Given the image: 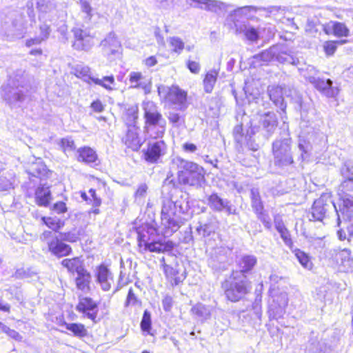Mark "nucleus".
Here are the masks:
<instances>
[{
    "label": "nucleus",
    "mask_w": 353,
    "mask_h": 353,
    "mask_svg": "<svg viewBox=\"0 0 353 353\" xmlns=\"http://www.w3.org/2000/svg\"><path fill=\"white\" fill-rule=\"evenodd\" d=\"M177 183L179 185L194 186L205 181V170L198 163L177 158L176 161Z\"/></svg>",
    "instance_id": "nucleus-1"
},
{
    "label": "nucleus",
    "mask_w": 353,
    "mask_h": 353,
    "mask_svg": "<svg viewBox=\"0 0 353 353\" xmlns=\"http://www.w3.org/2000/svg\"><path fill=\"white\" fill-rule=\"evenodd\" d=\"M144 130L153 132V139H162L166 131V121L157 110V105L152 101L143 103Z\"/></svg>",
    "instance_id": "nucleus-2"
},
{
    "label": "nucleus",
    "mask_w": 353,
    "mask_h": 353,
    "mask_svg": "<svg viewBox=\"0 0 353 353\" xmlns=\"http://www.w3.org/2000/svg\"><path fill=\"white\" fill-rule=\"evenodd\" d=\"M225 299L232 303H236L244 299L251 292V282L238 276L233 277L230 274L228 279L222 283Z\"/></svg>",
    "instance_id": "nucleus-3"
},
{
    "label": "nucleus",
    "mask_w": 353,
    "mask_h": 353,
    "mask_svg": "<svg viewBox=\"0 0 353 353\" xmlns=\"http://www.w3.org/2000/svg\"><path fill=\"white\" fill-rule=\"evenodd\" d=\"M157 91L162 102L177 107L180 110H185L190 104L188 91L177 84H172L170 86L159 85Z\"/></svg>",
    "instance_id": "nucleus-4"
},
{
    "label": "nucleus",
    "mask_w": 353,
    "mask_h": 353,
    "mask_svg": "<svg viewBox=\"0 0 353 353\" xmlns=\"http://www.w3.org/2000/svg\"><path fill=\"white\" fill-rule=\"evenodd\" d=\"M149 230L138 232V247L144 252H154L157 254L172 252L175 247L173 241L154 240L150 241Z\"/></svg>",
    "instance_id": "nucleus-5"
},
{
    "label": "nucleus",
    "mask_w": 353,
    "mask_h": 353,
    "mask_svg": "<svg viewBox=\"0 0 353 353\" xmlns=\"http://www.w3.org/2000/svg\"><path fill=\"white\" fill-rule=\"evenodd\" d=\"M167 149L164 140H149L141 150V159L148 164H157L166 154Z\"/></svg>",
    "instance_id": "nucleus-6"
},
{
    "label": "nucleus",
    "mask_w": 353,
    "mask_h": 353,
    "mask_svg": "<svg viewBox=\"0 0 353 353\" xmlns=\"http://www.w3.org/2000/svg\"><path fill=\"white\" fill-rule=\"evenodd\" d=\"M99 302L90 296H80L76 305V310L95 324L100 320L99 317Z\"/></svg>",
    "instance_id": "nucleus-7"
},
{
    "label": "nucleus",
    "mask_w": 353,
    "mask_h": 353,
    "mask_svg": "<svg viewBox=\"0 0 353 353\" xmlns=\"http://www.w3.org/2000/svg\"><path fill=\"white\" fill-rule=\"evenodd\" d=\"M161 221L165 232H176L179 228L175 205L167 203L163 205L161 212Z\"/></svg>",
    "instance_id": "nucleus-8"
},
{
    "label": "nucleus",
    "mask_w": 353,
    "mask_h": 353,
    "mask_svg": "<svg viewBox=\"0 0 353 353\" xmlns=\"http://www.w3.org/2000/svg\"><path fill=\"white\" fill-rule=\"evenodd\" d=\"M330 196L331 195L328 193H323L314 201L310 208L311 218H310V221L314 222L323 221L326 218L330 208L329 199Z\"/></svg>",
    "instance_id": "nucleus-9"
},
{
    "label": "nucleus",
    "mask_w": 353,
    "mask_h": 353,
    "mask_svg": "<svg viewBox=\"0 0 353 353\" xmlns=\"http://www.w3.org/2000/svg\"><path fill=\"white\" fill-rule=\"evenodd\" d=\"M73 41L72 47L77 51H88L94 45V36L80 28L72 29Z\"/></svg>",
    "instance_id": "nucleus-10"
},
{
    "label": "nucleus",
    "mask_w": 353,
    "mask_h": 353,
    "mask_svg": "<svg viewBox=\"0 0 353 353\" xmlns=\"http://www.w3.org/2000/svg\"><path fill=\"white\" fill-rule=\"evenodd\" d=\"M257 264V258L254 255L245 254L242 256L236 263L238 269L232 270L230 272L233 277L238 276L248 279V274H250Z\"/></svg>",
    "instance_id": "nucleus-11"
},
{
    "label": "nucleus",
    "mask_w": 353,
    "mask_h": 353,
    "mask_svg": "<svg viewBox=\"0 0 353 353\" xmlns=\"http://www.w3.org/2000/svg\"><path fill=\"white\" fill-rule=\"evenodd\" d=\"M332 261L339 271L348 272L353 265L350 250L344 248L334 250L332 255Z\"/></svg>",
    "instance_id": "nucleus-12"
},
{
    "label": "nucleus",
    "mask_w": 353,
    "mask_h": 353,
    "mask_svg": "<svg viewBox=\"0 0 353 353\" xmlns=\"http://www.w3.org/2000/svg\"><path fill=\"white\" fill-rule=\"evenodd\" d=\"M139 130V126L127 128L125 136L122 139V143L132 152H138L143 143Z\"/></svg>",
    "instance_id": "nucleus-13"
},
{
    "label": "nucleus",
    "mask_w": 353,
    "mask_h": 353,
    "mask_svg": "<svg viewBox=\"0 0 353 353\" xmlns=\"http://www.w3.org/2000/svg\"><path fill=\"white\" fill-rule=\"evenodd\" d=\"M94 276L96 282L100 285L103 290L109 291L111 289L114 278L107 264L104 263L99 264L96 267Z\"/></svg>",
    "instance_id": "nucleus-14"
},
{
    "label": "nucleus",
    "mask_w": 353,
    "mask_h": 353,
    "mask_svg": "<svg viewBox=\"0 0 353 353\" xmlns=\"http://www.w3.org/2000/svg\"><path fill=\"white\" fill-rule=\"evenodd\" d=\"M250 198L252 208L258 219L261 220L267 228H270L271 227V221L264 210V205L259 192L258 191L252 190Z\"/></svg>",
    "instance_id": "nucleus-15"
},
{
    "label": "nucleus",
    "mask_w": 353,
    "mask_h": 353,
    "mask_svg": "<svg viewBox=\"0 0 353 353\" xmlns=\"http://www.w3.org/2000/svg\"><path fill=\"white\" fill-rule=\"evenodd\" d=\"M323 30L327 35H333L337 38L347 37L350 30L345 23L330 21L323 26Z\"/></svg>",
    "instance_id": "nucleus-16"
},
{
    "label": "nucleus",
    "mask_w": 353,
    "mask_h": 353,
    "mask_svg": "<svg viewBox=\"0 0 353 353\" xmlns=\"http://www.w3.org/2000/svg\"><path fill=\"white\" fill-rule=\"evenodd\" d=\"M310 82L316 90L327 97L334 98L339 93V90L332 86V81L330 79L313 78Z\"/></svg>",
    "instance_id": "nucleus-17"
},
{
    "label": "nucleus",
    "mask_w": 353,
    "mask_h": 353,
    "mask_svg": "<svg viewBox=\"0 0 353 353\" xmlns=\"http://www.w3.org/2000/svg\"><path fill=\"white\" fill-rule=\"evenodd\" d=\"M77 159L79 162L90 165L91 166L98 165L100 163L96 151L89 146L79 148L77 151Z\"/></svg>",
    "instance_id": "nucleus-18"
},
{
    "label": "nucleus",
    "mask_w": 353,
    "mask_h": 353,
    "mask_svg": "<svg viewBox=\"0 0 353 353\" xmlns=\"http://www.w3.org/2000/svg\"><path fill=\"white\" fill-rule=\"evenodd\" d=\"M48 251L53 255L61 258L70 255L72 253V247L64 243L62 239L55 238L48 243Z\"/></svg>",
    "instance_id": "nucleus-19"
},
{
    "label": "nucleus",
    "mask_w": 353,
    "mask_h": 353,
    "mask_svg": "<svg viewBox=\"0 0 353 353\" xmlns=\"http://www.w3.org/2000/svg\"><path fill=\"white\" fill-rule=\"evenodd\" d=\"M338 211V224L340 225V216L345 221H350L353 217V197L342 196L339 199Z\"/></svg>",
    "instance_id": "nucleus-20"
},
{
    "label": "nucleus",
    "mask_w": 353,
    "mask_h": 353,
    "mask_svg": "<svg viewBox=\"0 0 353 353\" xmlns=\"http://www.w3.org/2000/svg\"><path fill=\"white\" fill-rule=\"evenodd\" d=\"M163 270L165 278L172 286L179 285L185 279V274L184 271L180 270L178 268V265L173 267L169 265H164Z\"/></svg>",
    "instance_id": "nucleus-21"
},
{
    "label": "nucleus",
    "mask_w": 353,
    "mask_h": 353,
    "mask_svg": "<svg viewBox=\"0 0 353 353\" xmlns=\"http://www.w3.org/2000/svg\"><path fill=\"white\" fill-rule=\"evenodd\" d=\"M26 172L30 177H34L40 180L46 179L51 174V171L42 161H34L30 163L27 168Z\"/></svg>",
    "instance_id": "nucleus-22"
},
{
    "label": "nucleus",
    "mask_w": 353,
    "mask_h": 353,
    "mask_svg": "<svg viewBox=\"0 0 353 353\" xmlns=\"http://www.w3.org/2000/svg\"><path fill=\"white\" fill-rule=\"evenodd\" d=\"M77 274V276L74 279L77 290L82 292H90L92 289L91 273L87 269H85Z\"/></svg>",
    "instance_id": "nucleus-23"
},
{
    "label": "nucleus",
    "mask_w": 353,
    "mask_h": 353,
    "mask_svg": "<svg viewBox=\"0 0 353 353\" xmlns=\"http://www.w3.org/2000/svg\"><path fill=\"white\" fill-rule=\"evenodd\" d=\"M52 199L50 186L39 185L34 191L35 203L39 206L47 207Z\"/></svg>",
    "instance_id": "nucleus-24"
},
{
    "label": "nucleus",
    "mask_w": 353,
    "mask_h": 353,
    "mask_svg": "<svg viewBox=\"0 0 353 353\" xmlns=\"http://www.w3.org/2000/svg\"><path fill=\"white\" fill-rule=\"evenodd\" d=\"M61 264L69 273L72 274H78L86 269L81 256L65 258L61 261Z\"/></svg>",
    "instance_id": "nucleus-25"
},
{
    "label": "nucleus",
    "mask_w": 353,
    "mask_h": 353,
    "mask_svg": "<svg viewBox=\"0 0 353 353\" xmlns=\"http://www.w3.org/2000/svg\"><path fill=\"white\" fill-rule=\"evenodd\" d=\"M0 311L4 313L10 314L11 312V305L8 303H3V301L0 299ZM0 331L12 339L19 340L21 339V336L19 332L4 325L1 321Z\"/></svg>",
    "instance_id": "nucleus-26"
},
{
    "label": "nucleus",
    "mask_w": 353,
    "mask_h": 353,
    "mask_svg": "<svg viewBox=\"0 0 353 353\" xmlns=\"http://www.w3.org/2000/svg\"><path fill=\"white\" fill-rule=\"evenodd\" d=\"M139 108L137 105L130 106L125 109L123 121L127 128L133 127H139Z\"/></svg>",
    "instance_id": "nucleus-27"
},
{
    "label": "nucleus",
    "mask_w": 353,
    "mask_h": 353,
    "mask_svg": "<svg viewBox=\"0 0 353 353\" xmlns=\"http://www.w3.org/2000/svg\"><path fill=\"white\" fill-rule=\"evenodd\" d=\"M60 325L64 326L68 331H70L73 336L82 339L88 336V331L85 325L81 323H67L62 321Z\"/></svg>",
    "instance_id": "nucleus-28"
},
{
    "label": "nucleus",
    "mask_w": 353,
    "mask_h": 353,
    "mask_svg": "<svg viewBox=\"0 0 353 353\" xmlns=\"http://www.w3.org/2000/svg\"><path fill=\"white\" fill-rule=\"evenodd\" d=\"M143 79V76L141 72H132L129 75V82L131 83V88H142L145 93L150 92L152 83L150 81L147 84L141 83Z\"/></svg>",
    "instance_id": "nucleus-29"
},
{
    "label": "nucleus",
    "mask_w": 353,
    "mask_h": 353,
    "mask_svg": "<svg viewBox=\"0 0 353 353\" xmlns=\"http://www.w3.org/2000/svg\"><path fill=\"white\" fill-rule=\"evenodd\" d=\"M62 241L71 243H77L81 239L83 232L81 228L76 225L60 233Z\"/></svg>",
    "instance_id": "nucleus-30"
},
{
    "label": "nucleus",
    "mask_w": 353,
    "mask_h": 353,
    "mask_svg": "<svg viewBox=\"0 0 353 353\" xmlns=\"http://www.w3.org/2000/svg\"><path fill=\"white\" fill-rule=\"evenodd\" d=\"M41 220L46 227L54 232H59L65 225V221L57 216H43Z\"/></svg>",
    "instance_id": "nucleus-31"
},
{
    "label": "nucleus",
    "mask_w": 353,
    "mask_h": 353,
    "mask_svg": "<svg viewBox=\"0 0 353 353\" xmlns=\"http://www.w3.org/2000/svg\"><path fill=\"white\" fill-rule=\"evenodd\" d=\"M209 206L216 212H221L223 210H230L228 203L222 199L216 193H212L208 197Z\"/></svg>",
    "instance_id": "nucleus-32"
},
{
    "label": "nucleus",
    "mask_w": 353,
    "mask_h": 353,
    "mask_svg": "<svg viewBox=\"0 0 353 353\" xmlns=\"http://www.w3.org/2000/svg\"><path fill=\"white\" fill-rule=\"evenodd\" d=\"M218 75L219 72L216 70L208 71L205 74L203 80V85L204 91L206 93H211L213 91L214 85L217 81Z\"/></svg>",
    "instance_id": "nucleus-33"
},
{
    "label": "nucleus",
    "mask_w": 353,
    "mask_h": 353,
    "mask_svg": "<svg viewBox=\"0 0 353 353\" xmlns=\"http://www.w3.org/2000/svg\"><path fill=\"white\" fill-rule=\"evenodd\" d=\"M268 95L271 101L276 105H283L284 102V90L280 85H272L268 89Z\"/></svg>",
    "instance_id": "nucleus-34"
},
{
    "label": "nucleus",
    "mask_w": 353,
    "mask_h": 353,
    "mask_svg": "<svg viewBox=\"0 0 353 353\" xmlns=\"http://www.w3.org/2000/svg\"><path fill=\"white\" fill-rule=\"evenodd\" d=\"M346 43V40H327L323 43V49L327 57H332L336 52L339 45Z\"/></svg>",
    "instance_id": "nucleus-35"
},
{
    "label": "nucleus",
    "mask_w": 353,
    "mask_h": 353,
    "mask_svg": "<svg viewBox=\"0 0 353 353\" xmlns=\"http://www.w3.org/2000/svg\"><path fill=\"white\" fill-rule=\"evenodd\" d=\"M90 81L96 85L103 87L106 90L110 92L114 90L113 85L115 83L113 75L105 76L102 79L90 78Z\"/></svg>",
    "instance_id": "nucleus-36"
},
{
    "label": "nucleus",
    "mask_w": 353,
    "mask_h": 353,
    "mask_svg": "<svg viewBox=\"0 0 353 353\" xmlns=\"http://www.w3.org/2000/svg\"><path fill=\"white\" fill-rule=\"evenodd\" d=\"M275 228L280 234L281 237L285 245L290 248H292L294 245L293 241L292 239L290 232L285 225L283 223H279L275 225Z\"/></svg>",
    "instance_id": "nucleus-37"
},
{
    "label": "nucleus",
    "mask_w": 353,
    "mask_h": 353,
    "mask_svg": "<svg viewBox=\"0 0 353 353\" xmlns=\"http://www.w3.org/2000/svg\"><path fill=\"white\" fill-rule=\"evenodd\" d=\"M295 256L297 260L300 263V264L304 268L307 269H312L313 267L312 262L311 261L310 256L305 252L302 251L300 249H295L293 251Z\"/></svg>",
    "instance_id": "nucleus-38"
},
{
    "label": "nucleus",
    "mask_w": 353,
    "mask_h": 353,
    "mask_svg": "<svg viewBox=\"0 0 353 353\" xmlns=\"http://www.w3.org/2000/svg\"><path fill=\"white\" fill-rule=\"evenodd\" d=\"M89 193L92 196V199H90L87 195L86 192L83 191L80 192V196L84 201L92 205V207H100L102 203V201L101 199L97 196L96 190L94 188H90L89 190Z\"/></svg>",
    "instance_id": "nucleus-39"
},
{
    "label": "nucleus",
    "mask_w": 353,
    "mask_h": 353,
    "mask_svg": "<svg viewBox=\"0 0 353 353\" xmlns=\"http://www.w3.org/2000/svg\"><path fill=\"white\" fill-rule=\"evenodd\" d=\"M101 45L103 46L104 51L108 55L114 54L117 52L119 46L118 42L113 39H104Z\"/></svg>",
    "instance_id": "nucleus-40"
},
{
    "label": "nucleus",
    "mask_w": 353,
    "mask_h": 353,
    "mask_svg": "<svg viewBox=\"0 0 353 353\" xmlns=\"http://www.w3.org/2000/svg\"><path fill=\"white\" fill-rule=\"evenodd\" d=\"M169 45L172 48V52L176 54H181L185 48L183 41L177 37H170L168 40Z\"/></svg>",
    "instance_id": "nucleus-41"
},
{
    "label": "nucleus",
    "mask_w": 353,
    "mask_h": 353,
    "mask_svg": "<svg viewBox=\"0 0 353 353\" xmlns=\"http://www.w3.org/2000/svg\"><path fill=\"white\" fill-rule=\"evenodd\" d=\"M140 327L142 332L152 334L150 332L152 329L151 314L147 310H145L143 314Z\"/></svg>",
    "instance_id": "nucleus-42"
},
{
    "label": "nucleus",
    "mask_w": 353,
    "mask_h": 353,
    "mask_svg": "<svg viewBox=\"0 0 353 353\" xmlns=\"http://www.w3.org/2000/svg\"><path fill=\"white\" fill-rule=\"evenodd\" d=\"M8 174H0V191H8L14 188L11 179L9 177Z\"/></svg>",
    "instance_id": "nucleus-43"
},
{
    "label": "nucleus",
    "mask_w": 353,
    "mask_h": 353,
    "mask_svg": "<svg viewBox=\"0 0 353 353\" xmlns=\"http://www.w3.org/2000/svg\"><path fill=\"white\" fill-rule=\"evenodd\" d=\"M243 34L247 40L251 42H256L259 39V32L254 27L245 28Z\"/></svg>",
    "instance_id": "nucleus-44"
},
{
    "label": "nucleus",
    "mask_w": 353,
    "mask_h": 353,
    "mask_svg": "<svg viewBox=\"0 0 353 353\" xmlns=\"http://www.w3.org/2000/svg\"><path fill=\"white\" fill-rule=\"evenodd\" d=\"M137 303H141L134 290L130 288L128 290L127 297L125 301V307H128L131 305H134Z\"/></svg>",
    "instance_id": "nucleus-45"
},
{
    "label": "nucleus",
    "mask_w": 353,
    "mask_h": 353,
    "mask_svg": "<svg viewBox=\"0 0 353 353\" xmlns=\"http://www.w3.org/2000/svg\"><path fill=\"white\" fill-rule=\"evenodd\" d=\"M59 145L63 152L72 150L75 148L74 141L70 138L61 139Z\"/></svg>",
    "instance_id": "nucleus-46"
},
{
    "label": "nucleus",
    "mask_w": 353,
    "mask_h": 353,
    "mask_svg": "<svg viewBox=\"0 0 353 353\" xmlns=\"http://www.w3.org/2000/svg\"><path fill=\"white\" fill-rule=\"evenodd\" d=\"M74 75L79 79H83L85 80L86 78L90 80L92 78L90 76V68L88 67H81L77 68L74 70ZM88 83H90L89 81L85 80Z\"/></svg>",
    "instance_id": "nucleus-47"
},
{
    "label": "nucleus",
    "mask_w": 353,
    "mask_h": 353,
    "mask_svg": "<svg viewBox=\"0 0 353 353\" xmlns=\"http://www.w3.org/2000/svg\"><path fill=\"white\" fill-rule=\"evenodd\" d=\"M343 193L353 190V176L345 178L340 184Z\"/></svg>",
    "instance_id": "nucleus-48"
},
{
    "label": "nucleus",
    "mask_w": 353,
    "mask_h": 353,
    "mask_svg": "<svg viewBox=\"0 0 353 353\" xmlns=\"http://www.w3.org/2000/svg\"><path fill=\"white\" fill-rule=\"evenodd\" d=\"M52 210L57 214H65L68 212V207L64 201H57L52 206Z\"/></svg>",
    "instance_id": "nucleus-49"
},
{
    "label": "nucleus",
    "mask_w": 353,
    "mask_h": 353,
    "mask_svg": "<svg viewBox=\"0 0 353 353\" xmlns=\"http://www.w3.org/2000/svg\"><path fill=\"white\" fill-rule=\"evenodd\" d=\"M203 8L208 11H216L219 8V3L216 0H205Z\"/></svg>",
    "instance_id": "nucleus-50"
},
{
    "label": "nucleus",
    "mask_w": 353,
    "mask_h": 353,
    "mask_svg": "<svg viewBox=\"0 0 353 353\" xmlns=\"http://www.w3.org/2000/svg\"><path fill=\"white\" fill-rule=\"evenodd\" d=\"M90 108L94 112L101 113L105 110V105L100 99H96L90 103Z\"/></svg>",
    "instance_id": "nucleus-51"
},
{
    "label": "nucleus",
    "mask_w": 353,
    "mask_h": 353,
    "mask_svg": "<svg viewBox=\"0 0 353 353\" xmlns=\"http://www.w3.org/2000/svg\"><path fill=\"white\" fill-rule=\"evenodd\" d=\"M187 68L193 74H198L201 70L200 65L194 61H188L186 63Z\"/></svg>",
    "instance_id": "nucleus-52"
},
{
    "label": "nucleus",
    "mask_w": 353,
    "mask_h": 353,
    "mask_svg": "<svg viewBox=\"0 0 353 353\" xmlns=\"http://www.w3.org/2000/svg\"><path fill=\"white\" fill-rule=\"evenodd\" d=\"M163 310L168 312L171 310L173 305V300L170 296L165 297L162 301Z\"/></svg>",
    "instance_id": "nucleus-53"
},
{
    "label": "nucleus",
    "mask_w": 353,
    "mask_h": 353,
    "mask_svg": "<svg viewBox=\"0 0 353 353\" xmlns=\"http://www.w3.org/2000/svg\"><path fill=\"white\" fill-rule=\"evenodd\" d=\"M148 190V186L146 184L140 185L134 192L135 197H142L145 196Z\"/></svg>",
    "instance_id": "nucleus-54"
},
{
    "label": "nucleus",
    "mask_w": 353,
    "mask_h": 353,
    "mask_svg": "<svg viewBox=\"0 0 353 353\" xmlns=\"http://www.w3.org/2000/svg\"><path fill=\"white\" fill-rule=\"evenodd\" d=\"M182 149L185 152H194L197 150V147L194 143L186 142L183 144Z\"/></svg>",
    "instance_id": "nucleus-55"
},
{
    "label": "nucleus",
    "mask_w": 353,
    "mask_h": 353,
    "mask_svg": "<svg viewBox=\"0 0 353 353\" xmlns=\"http://www.w3.org/2000/svg\"><path fill=\"white\" fill-rule=\"evenodd\" d=\"M259 56L263 61H270L274 58V54L270 50H265L260 52Z\"/></svg>",
    "instance_id": "nucleus-56"
},
{
    "label": "nucleus",
    "mask_w": 353,
    "mask_h": 353,
    "mask_svg": "<svg viewBox=\"0 0 353 353\" xmlns=\"http://www.w3.org/2000/svg\"><path fill=\"white\" fill-rule=\"evenodd\" d=\"M81 10L86 13L88 16H92V7L90 6V3L85 1H81Z\"/></svg>",
    "instance_id": "nucleus-57"
},
{
    "label": "nucleus",
    "mask_w": 353,
    "mask_h": 353,
    "mask_svg": "<svg viewBox=\"0 0 353 353\" xmlns=\"http://www.w3.org/2000/svg\"><path fill=\"white\" fill-rule=\"evenodd\" d=\"M173 3L174 0H158L157 6L159 9H166Z\"/></svg>",
    "instance_id": "nucleus-58"
},
{
    "label": "nucleus",
    "mask_w": 353,
    "mask_h": 353,
    "mask_svg": "<svg viewBox=\"0 0 353 353\" xmlns=\"http://www.w3.org/2000/svg\"><path fill=\"white\" fill-rule=\"evenodd\" d=\"M43 39L39 37L31 38L26 41V46L30 48L34 45H39L42 42Z\"/></svg>",
    "instance_id": "nucleus-59"
},
{
    "label": "nucleus",
    "mask_w": 353,
    "mask_h": 353,
    "mask_svg": "<svg viewBox=\"0 0 353 353\" xmlns=\"http://www.w3.org/2000/svg\"><path fill=\"white\" fill-rule=\"evenodd\" d=\"M144 63L148 67H152L157 63V59L155 56H150L144 60Z\"/></svg>",
    "instance_id": "nucleus-60"
},
{
    "label": "nucleus",
    "mask_w": 353,
    "mask_h": 353,
    "mask_svg": "<svg viewBox=\"0 0 353 353\" xmlns=\"http://www.w3.org/2000/svg\"><path fill=\"white\" fill-rule=\"evenodd\" d=\"M180 119H181L180 115L178 113H175V112L170 113V115L168 116V120H169L170 123H171L172 124H175V123H178L180 121Z\"/></svg>",
    "instance_id": "nucleus-61"
},
{
    "label": "nucleus",
    "mask_w": 353,
    "mask_h": 353,
    "mask_svg": "<svg viewBox=\"0 0 353 353\" xmlns=\"http://www.w3.org/2000/svg\"><path fill=\"white\" fill-rule=\"evenodd\" d=\"M203 308V307H202V306L196 305L192 308V310L193 313H194L197 315L201 316L203 314V312H202Z\"/></svg>",
    "instance_id": "nucleus-62"
},
{
    "label": "nucleus",
    "mask_w": 353,
    "mask_h": 353,
    "mask_svg": "<svg viewBox=\"0 0 353 353\" xmlns=\"http://www.w3.org/2000/svg\"><path fill=\"white\" fill-rule=\"evenodd\" d=\"M29 53L33 56H40L43 54V50L41 48L32 49L30 51Z\"/></svg>",
    "instance_id": "nucleus-63"
},
{
    "label": "nucleus",
    "mask_w": 353,
    "mask_h": 353,
    "mask_svg": "<svg viewBox=\"0 0 353 353\" xmlns=\"http://www.w3.org/2000/svg\"><path fill=\"white\" fill-rule=\"evenodd\" d=\"M337 235H338L339 239L341 241L345 240L346 238L345 232L341 229L338 230Z\"/></svg>",
    "instance_id": "nucleus-64"
}]
</instances>
